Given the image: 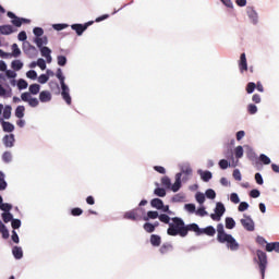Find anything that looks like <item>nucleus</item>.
Listing matches in <instances>:
<instances>
[{
    "label": "nucleus",
    "instance_id": "obj_2",
    "mask_svg": "<svg viewBox=\"0 0 279 279\" xmlns=\"http://www.w3.org/2000/svg\"><path fill=\"white\" fill-rule=\"evenodd\" d=\"M169 236H186V226L184 225V220L182 218H172V222L169 223V228L167 230Z\"/></svg>",
    "mask_w": 279,
    "mask_h": 279
},
{
    "label": "nucleus",
    "instance_id": "obj_27",
    "mask_svg": "<svg viewBox=\"0 0 279 279\" xmlns=\"http://www.w3.org/2000/svg\"><path fill=\"white\" fill-rule=\"evenodd\" d=\"M225 226L227 230H234V228H236V221H234V218L232 217H227L225 219Z\"/></svg>",
    "mask_w": 279,
    "mask_h": 279
},
{
    "label": "nucleus",
    "instance_id": "obj_18",
    "mask_svg": "<svg viewBox=\"0 0 279 279\" xmlns=\"http://www.w3.org/2000/svg\"><path fill=\"white\" fill-rule=\"evenodd\" d=\"M40 49V53L43 56V58L46 59V62H48V64H51L53 58H51V49L47 46H44Z\"/></svg>",
    "mask_w": 279,
    "mask_h": 279
},
{
    "label": "nucleus",
    "instance_id": "obj_63",
    "mask_svg": "<svg viewBox=\"0 0 279 279\" xmlns=\"http://www.w3.org/2000/svg\"><path fill=\"white\" fill-rule=\"evenodd\" d=\"M159 221H161L162 223H170L169 221H171V218L169 216H167V214H161L158 217Z\"/></svg>",
    "mask_w": 279,
    "mask_h": 279
},
{
    "label": "nucleus",
    "instance_id": "obj_19",
    "mask_svg": "<svg viewBox=\"0 0 279 279\" xmlns=\"http://www.w3.org/2000/svg\"><path fill=\"white\" fill-rule=\"evenodd\" d=\"M15 138H14V134H9V135H5L3 138H2V143L5 147L8 148H12L14 147V143H15Z\"/></svg>",
    "mask_w": 279,
    "mask_h": 279
},
{
    "label": "nucleus",
    "instance_id": "obj_23",
    "mask_svg": "<svg viewBox=\"0 0 279 279\" xmlns=\"http://www.w3.org/2000/svg\"><path fill=\"white\" fill-rule=\"evenodd\" d=\"M7 78L11 80L10 84L11 86H16V80H14L16 77V71L14 70H7L5 72Z\"/></svg>",
    "mask_w": 279,
    "mask_h": 279
},
{
    "label": "nucleus",
    "instance_id": "obj_61",
    "mask_svg": "<svg viewBox=\"0 0 279 279\" xmlns=\"http://www.w3.org/2000/svg\"><path fill=\"white\" fill-rule=\"evenodd\" d=\"M33 34H34V36H36V38H40V36H43V34H45V31L41 27H35L33 29Z\"/></svg>",
    "mask_w": 279,
    "mask_h": 279
},
{
    "label": "nucleus",
    "instance_id": "obj_21",
    "mask_svg": "<svg viewBox=\"0 0 279 279\" xmlns=\"http://www.w3.org/2000/svg\"><path fill=\"white\" fill-rule=\"evenodd\" d=\"M185 230H186V234H189V232H195L197 236L202 235V228H199L197 223H191L185 226Z\"/></svg>",
    "mask_w": 279,
    "mask_h": 279
},
{
    "label": "nucleus",
    "instance_id": "obj_34",
    "mask_svg": "<svg viewBox=\"0 0 279 279\" xmlns=\"http://www.w3.org/2000/svg\"><path fill=\"white\" fill-rule=\"evenodd\" d=\"M0 234H2V238L10 239V231H8V228L5 225H3V221L0 220Z\"/></svg>",
    "mask_w": 279,
    "mask_h": 279
},
{
    "label": "nucleus",
    "instance_id": "obj_46",
    "mask_svg": "<svg viewBox=\"0 0 279 279\" xmlns=\"http://www.w3.org/2000/svg\"><path fill=\"white\" fill-rule=\"evenodd\" d=\"M205 195H206V198H207V199H215V197H217V193H216L215 190H213V189H208V190L205 192Z\"/></svg>",
    "mask_w": 279,
    "mask_h": 279
},
{
    "label": "nucleus",
    "instance_id": "obj_25",
    "mask_svg": "<svg viewBox=\"0 0 279 279\" xmlns=\"http://www.w3.org/2000/svg\"><path fill=\"white\" fill-rule=\"evenodd\" d=\"M162 243V239L158 234H151L150 235V244L153 247H160V244Z\"/></svg>",
    "mask_w": 279,
    "mask_h": 279
},
{
    "label": "nucleus",
    "instance_id": "obj_28",
    "mask_svg": "<svg viewBox=\"0 0 279 279\" xmlns=\"http://www.w3.org/2000/svg\"><path fill=\"white\" fill-rule=\"evenodd\" d=\"M12 254L16 260H21V258H23V248L21 246H14Z\"/></svg>",
    "mask_w": 279,
    "mask_h": 279
},
{
    "label": "nucleus",
    "instance_id": "obj_56",
    "mask_svg": "<svg viewBox=\"0 0 279 279\" xmlns=\"http://www.w3.org/2000/svg\"><path fill=\"white\" fill-rule=\"evenodd\" d=\"M247 208H250V204H247V202H242V203H240L238 210H239V213H245V210H247Z\"/></svg>",
    "mask_w": 279,
    "mask_h": 279
},
{
    "label": "nucleus",
    "instance_id": "obj_53",
    "mask_svg": "<svg viewBox=\"0 0 279 279\" xmlns=\"http://www.w3.org/2000/svg\"><path fill=\"white\" fill-rule=\"evenodd\" d=\"M27 86H28L27 81H25V80H23V78L19 80V82H17V88H19L20 90H25V88H27Z\"/></svg>",
    "mask_w": 279,
    "mask_h": 279
},
{
    "label": "nucleus",
    "instance_id": "obj_32",
    "mask_svg": "<svg viewBox=\"0 0 279 279\" xmlns=\"http://www.w3.org/2000/svg\"><path fill=\"white\" fill-rule=\"evenodd\" d=\"M202 234H207V236H215L217 230L214 229L213 226L206 227L201 230Z\"/></svg>",
    "mask_w": 279,
    "mask_h": 279
},
{
    "label": "nucleus",
    "instance_id": "obj_39",
    "mask_svg": "<svg viewBox=\"0 0 279 279\" xmlns=\"http://www.w3.org/2000/svg\"><path fill=\"white\" fill-rule=\"evenodd\" d=\"M28 90H29V95H38V93H40V85H38V84H32V85L28 87Z\"/></svg>",
    "mask_w": 279,
    "mask_h": 279
},
{
    "label": "nucleus",
    "instance_id": "obj_5",
    "mask_svg": "<svg viewBox=\"0 0 279 279\" xmlns=\"http://www.w3.org/2000/svg\"><path fill=\"white\" fill-rule=\"evenodd\" d=\"M223 215H226V205L221 202L216 203L214 213L210 214V219H213V221H221Z\"/></svg>",
    "mask_w": 279,
    "mask_h": 279
},
{
    "label": "nucleus",
    "instance_id": "obj_13",
    "mask_svg": "<svg viewBox=\"0 0 279 279\" xmlns=\"http://www.w3.org/2000/svg\"><path fill=\"white\" fill-rule=\"evenodd\" d=\"M238 66H239V71L242 75H243V73H246V71L248 70V68H247V57L245 56V52H243L240 56V60L238 61Z\"/></svg>",
    "mask_w": 279,
    "mask_h": 279
},
{
    "label": "nucleus",
    "instance_id": "obj_15",
    "mask_svg": "<svg viewBox=\"0 0 279 279\" xmlns=\"http://www.w3.org/2000/svg\"><path fill=\"white\" fill-rule=\"evenodd\" d=\"M218 165H219L220 169L226 170V169H228V167H233V168L238 167L239 160H234V157H231L230 162H228V160H226V159H221Z\"/></svg>",
    "mask_w": 279,
    "mask_h": 279
},
{
    "label": "nucleus",
    "instance_id": "obj_20",
    "mask_svg": "<svg viewBox=\"0 0 279 279\" xmlns=\"http://www.w3.org/2000/svg\"><path fill=\"white\" fill-rule=\"evenodd\" d=\"M198 175H201V180H203V182H210V180H213V172L208 171V170H202L198 169L197 170Z\"/></svg>",
    "mask_w": 279,
    "mask_h": 279
},
{
    "label": "nucleus",
    "instance_id": "obj_43",
    "mask_svg": "<svg viewBox=\"0 0 279 279\" xmlns=\"http://www.w3.org/2000/svg\"><path fill=\"white\" fill-rule=\"evenodd\" d=\"M158 211H148L147 216L143 217L144 221H149V219H158Z\"/></svg>",
    "mask_w": 279,
    "mask_h": 279
},
{
    "label": "nucleus",
    "instance_id": "obj_24",
    "mask_svg": "<svg viewBox=\"0 0 279 279\" xmlns=\"http://www.w3.org/2000/svg\"><path fill=\"white\" fill-rule=\"evenodd\" d=\"M0 34L3 36H10V34H14V28L12 25H2L0 26Z\"/></svg>",
    "mask_w": 279,
    "mask_h": 279
},
{
    "label": "nucleus",
    "instance_id": "obj_9",
    "mask_svg": "<svg viewBox=\"0 0 279 279\" xmlns=\"http://www.w3.org/2000/svg\"><path fill=\"white\" fill-rule=\"evenodd\" d=\"M93 23H94L93 21H89L85 24H72L71 29L76 32L77 36H82V34H84L86 32V29H88V27H90V25H93Z\"/></svg>",
    "mask_w": 279,
    "mask_h": 279
},
{
    "label": "nucleus",
    "instance_id": "obj_50",
    "mask_svg": "<svg viewBox=\"0 0 279 279\" xmlns=\"http://www.w3.org/2000/svg\"><path fill=\"white\" fill-rule=\"evenodd\" d=\"M254 90H256V83L251 82L246 85V93L248 95H252V93H254Z\"/></svg>",
    "mask_w": 279,
    "mask_h": 279
},
{
    "label": "nucleus",
    "instance_id": "obj_52",
    "mask_svg": "<svg viewBox=\"0 0 279 279\" xmlns=\"http://www.w3.org/2000/svg\"><path fill=\"white\" fill-rule=\"evenodd\" d=\"M69 27V24H52V28L56 32H62V29H66Z\"/></svg>",
    "mask_w": 279,
    "mask_h": 279
},
{
    "label": "nucleus",
    "instance_id": "obj_35",
    "mask_svg": "<svg viewBox=\"0 0 279 279\" xmlns=\"http://www.w3.org/2000/svg\"><path fill=\"white\" fill-rule=\"evenodd\" d=\"M8 189V182H5V173L0 170V191H5Z\"/></svg>",
    "mask_w": 279,
    "mask_h": 279
},
{
    "label": "nucleus",
    "instance_id": "obj_6",
    "mask_svg": "<svg viewBox=\"0 0 279 279\" xmlns=\"http://www.w3.org/2000/svg\"><path fill=\"white\" fill-rule=\"evenodd\" d=\"M21 99L22 101H25L26 104H28L31 108H38V106L40 105V100H38V98H34L32 94H29V92L23 93L21 95Z\"/></svg>",
    "mask_w": 279,
    "mask_h": 279
},
{
    "label": "nucleus",
    "instance_id": "obj_47",
    "mask_svg": "<svg viewBox=\"0 0 279 279\" xmlns=\"http://www.w3.org/2000/svg\"><path fill=\"white\" fill-rule=\"evenodd\" d=\"M154 193L157 197H165L167 195V191L162 187L155 189Z\"/></svg>",
    "mask_w": 279,
    "mask_h": 279
},
{
    "label": "nucleus",
    "instance_id": "obj_44",
    "mask_svg": "<svg viewBox=\"0 0 279 279\" xmlns=\"http://www.w3.org/2000/svg\"><path fill=\"white\" fill-rule=\"evenodd\" d=\"M2 219L4 223H10V221L14 220V216L10 211H7L2 214Z\"/></svg>",
    "mask_w": 279,
    "mask_h": 279
},
{
    "label": "nucleus",
    "instance_id": "obj_14",
    "mask_svg": "<svg viewBox=\"0 0 279 279\" xmlns=\"http://www.w3.org/2000/svg\"><path fill=\"white\" fill-rule=\"evenodd\" d=\"M138 213H143V208H136L131 211L125 213V219H131L132 221H136L141 219L142 215Z\"/></svg>",
    "mask_w": 279,
    "mask_h": 279
},
{
    "label": "nucleus",
    "instance_id": "obj_1",
    "mask_svg": "<svg viewBox=\"0 0 279 279\" xmlns=\"http://www.w3.org/2000/svg\"><path fill=\"white\" fill-rule=\"evenodd\" d=\"M217 241L218 243L225 244L231 252H236L239 250V242H236V239H234L232 234L226 232L223 223L217 226Z\"/></svg>",
    "mask_w": 279,
    "mask_h": 279
},
{
    "label": "nucleus",
    "instance_id": "obj_45",
    "mask_svg": "<svg viewBox=\"0 0 279 279\" xmlns=\"http://www.w3.org/2000/svg\"><path fill=\"white\" fill-rule=\"evenodd\" d=\"M195 215L197 217H206L208 216V211H206V207L205 206H201L196 211Z\"/></svg>",
    "mask_w": 279,
    "mask_h": 279
},
{
    "label": "nucleus",
    "instance_id": "obj_33",
    "mask_svg": "<svg viewBox=\"0 0 279 279\" xmlns=\"http://www.w3.org/2000/svg\"><path fill=\"white\" fill-rule=\"evenodd\" d=\"M12 53H10L11 58H20L21 56V48H19V45L13 44L11 46Z\"/></svg>",
    "mask_w": 279,
    "mask_h": 279
},
{
    "label": "nucleus",
    "instance_id": "obj_12",
    "mask_svg": "<svg viewBox=\"0 0 279 279\" xmlns=\"http://www.w3.org/2000/svg\"><path fill=\"white\" fill-rule=\"evenodd\" d=\"M240 223H242L244 230H247L248 232H254V220L250 218V216H244Z\"/></svg>",
    "mask_w": 279,
    "mask_h": 279
},
{
    "label": "nucleus",
    "instance_id": "obj_11",
    "mask_svg": "<svg viewBox=\"0 0 279 279\" xmlns=\"http://www.w3.org/2000/svg\"><path fill=\"white\" fill-rule=\"evenodd\" d=\"M181 175H183L182 181L187 182V180L193 175V169L191 168V165L183 163L181 165Z\"/></svg>",
    "mask_w": 279,
    "mask_h": 279
},
{
    "label": "nucleus",
    "instance_id": "obj_30",
    "mask_svg": "<svg viewBox=\"0 0 279 279\" xmlns=\"http://www.w3.org/2000/svg\"><path fill=\"white\" fill-rule=\"evenodd\" d=\"M172 204H182L184 202H186V196H184V194H175L172 198H171Z\"/></svg>",
    "mask_w": 279,
    "mask_h": 279
},
{
    "label": "nucleus",
    "instance_id": "obj_55",
    "mask_svg": "<svg viewBox=\"0 0 279 279\" xmlns=\"http://www.w3.org/2000/svg\"><path fill=\"white\" fill-rule=\"evenodd\" d=\"M230 202L232 204H240L241 203V198H239V194L236 193H231L230 195Z\"/></svg>",
    "mask_w": 279,
    "mask_h": 279
},
{
    "label": "nucleus",
    "instance_id": "obj_48",
    "mask_svg": "<svg viewBox=\"0 0 279 279\" xmlns=\"http://www.w3.org/2000/svg\"><path fill=\"white\" fill-rule=\"evenodd\" d=\"M3 162H11L12 161V153L11 151H4L2 155Z\"/></svg>",
    "mask_w": 279,
    "mask_h": 279
},
{
    "label": "nucleus",
    "instance_id": "obj_17",
    "mask_svg": "<svg viewBox=\"0 0 279 279\" xmlns=\"http://www.w3.org/2000/svg\"><path fill=\"white\" fill-rule=\"evenodd\" d=\"M53 99V95H51V92L49 90H43L39 93V101L41 104H49Z\"/></svg>",
    "mask_w": 279,
    "mask_h": 279
},
{
    "label": "nucleus",
    "instance_id": "obj_3",
    "mask_svg": "<svg viewBox=\"0 0 279 279\" xmlns=\"http://www.w3.org/2000/svg\"><path fill=\"white\" fill-rule=\"evenodd\" d=\"M57 78L59 80L60 84H61V97L62 99L65 100V104H68V106H71V89L69 88V85H66V83H64V74L62 73V69H58L57 70V74H56Z\"/></svg>",
    "mask_w": 279,
    "mask_h": 279
},
{
    "label": "nucleus",
    "instance_id": "obj_41",
    "mask_svg": "<svg viewBox=\"0 0 279 279\" xmlns=\"http://www.w3.org/2000/svg\"><path fill=\"white\" fill-rule=\"evenodd\" d=\"M243 154H244L243 146H236L234 148V155H235L238 162H239V159L243 158Z\"/></svg>",
    "mask_w": 279,
    "mask_h": 279
},
{
    "label": "nucleus",
    "instance_id": "obj_31",
    "mask_svg": "<svg viewBox=\"0 0 279 279\" xmlns=\"http://www.w3.org/2000/svg\"><path fill=\"white\" fill-rule=\"evenodd\" d=\"M0 97L9 99V97H12V89H5L2 85H0Z\"/></svg>",
    "mask_w": 279,
    "mask_h": 279
},
{
    "label": "nucleus",
    "instance_id": "obj_58",
    "mask_svg": "<svg viewBox=\"0 0 279 279\" xmlns=\"http://www.w3.org/2000/svg\"><path fill=\"white\" fill-rule=\"evenodd\" d=\"M247 112H250L251 114H256V112H258V107L254 104H250L247 106Z\"/></svg>",
    "mask_w": 279,
    "mask_h": 279
},
{
    "label": "nucleus",
    "instance_id": "obj_51",
    "mask_svg": "<svg viewBox=\"0 0 279 279\" xmlns=\"http://www.w3.org/2000/svg\"><path fill=\"white\" fill-rule=\"evenodd\" d=\"M161 184L162 186H165L166 189H171V179H169V177H163L161 179Z\"/></svg>",
    "mask_w": 279,
    "mask_h": 279
},
{
    "label": "nucleus",
    "instance_id": "obj_8",
    "mask_svg": "<svg viewBox=\"0 0 279 279\" xmlns=\"http://www.w3.org/2000/svg\"><path fill=\"white\" fill-rule=\"evenodd\" d=\"M23 51L24 53H26V56H28V58H36V56L38 54V50L36 49V47L32 46L29 41L23 43Z\"/></svg>",
    "mask_w": 279,
    "mask_h": 279
},
{
    "label": "nucleus",
    "instance_id": "obj_40",
    "mask_svg": "<svg viewBox=\"0 0 279 279\" xmlns=\"http://www.w3.org/2000/svg\"><path fill=\"white\" fill-rule=\"evenodd\" d=\"M2 129H3V132H14V124L2 121Z\"/></svg>",
    "mask_w": 279,
    "mask_h": 279
},
{
    "label": "nucleus",
    "instance_id": "obj_54",
    "mask_svg": "<svg viewBox=\"0 0 279 279\" xmlns=\"http://www.w3.org/2000/svg\"><path fill=\"white\" fill-rule=\"evenodd\" d=\"M259 160L263 162V165H271V159L265 154L259 156Z\"/></svg>",
    "mask_w": 279,
    "mask_h": 279
},
{
    "label": "nucleus",
    "instance_id": "obj_42",
    "mask_svg": "<svg viewBox=\"0 0 279 279\" xmlns=\"http://www.w3.org/2000/svg\"><path fill=\"white\" fill-rule=\"evenodd\" d=\"M172 251H173V245L169 243L163 244L159 250L160 254H167L168 252H172Z\"/></svg>",
    "mask_w": 279,
    "mask_h": 279
},
{
    "label": "nucleus",
    "instance_id": "obj_64",
    "mask_svg": "<svg viewBox=\"0 0 279 279\" xmlns=\"http://www.w3.org/2000/svg\"><path fill=\"white\" fill-rule=\"evenodd\" d=\"M266 252H276V242L266 243Z\"/></svg>",
    "mask_w": 279,
    "mask_h": 279
},
{
    "label": "nucleus",
    "instance_id": "obj_60",
    "mask_svg": "<svg viewBox=\"0 0 279 279\" xmlns=\"http://www.w3.org/2000/svg\"><path fill=\"white\" fill-rule=\"evenodd\" d=\"M57 62L59 66H65L66 65V57L64 56H58Z\"/></svg>",
    "mask_w": 279,
    "mask_h": 279
},
{
    "label": "nucleus",
    "instance_id": "obj_36",
    "mask_svg": "<svg viewBox=\"0 0 279 279\" xmlns=\"http://www.w3.org/2000/svg\"><path fill=\"white\" fill-rule=\"evenodd\" d=\"M15 117L17 119H23V117H25V106H17L16 107Z\"/></svg>",
    "mask_w": 279,
    "mask_h": 279
},
{
    "label": "nucleus",
    "instance_id": "obj_59",
    "mask_svg": "<svg viewBox=\"0 0 279 279\" xmlns=\"http://www.w3.org/2000/svg\"><path fill=\"white\" fill-rule=\"evenodd\" d=\"M184 210H186L187 213H191V214L196 213L195 204H185Z\"/></svg>",
    "mask_w": 279,
    "mask_h": 279
},
{
    "label": "nucleus",
    "instance_id": "obj_10",
    "mask_svg": "<svg viewBox=\"0 0 279 279\" xmlns=\"http://www.w3.org/2000/svg\"><path fill=\"white\" fill-rule=\"evenodd\" d=\"M246 16L252 25H258V12L253 7L246 8Z\"/></svg>",
    "mask_w": 279,
    "mask_h": 279
},
{
    "label": "nucleus",
    "instance_id": "obj_16",
    "mask_svg": "<svg viewBox=\"0 0 279 279\" xmlns=\"http://www.w3.org/2000/svg\"><path fill=\"white\" fill-rule=\"evenodd\" d=\"M170 189L173 193H178V191L182 189V173L175 174V182L174 184L170 185Z\"/></svg>",
    "mask_w": 279,
    "mask_h": 279
},
{
    "label": "nucleus",
    "instance_id": "obj_49",
    "mask_svg": "<svg viewBox=\"0 0 279 279\" xmlns=\"http://www.w3.org/2000/svg\"><path fill=\"white\" fill-rule=\"evenodd\" d=\"M144 230L145 232L151 233L156 230V226H154L153 223L146 222L144 223Z\"/></svg>",
    "mask_w": 279,
    "mask_h": 279
},
{
    "label": "nucleus",
    "instance_id": "obj_26",
    "mask_svg": "<svg viewBox=\"0 0 279 279\" xmlns=\"http://www.w3.org/2000/svg\"><path fill=\"white\" fill-rule=\"evenodd\" d=\"M35 45H37V47L39 49H43V45H48L49 44V39L47 38V36L44 37H36L34 39Z\"/></svg>",
    "mask_w": 279,
    "mask_h": 279
},
{
    "label": "nucleus",
    "instance_id": "obj_38",
    "mask_svg": "<svg viewBox=\"0 0 279 279\" xmlns=\"http://www.w3.org/2000/svg\"><path fill=\"white\" fill-rule=\"evenodd\" d=\"M195 199H196L197 204H199L202 206V205H204V202H206V194H204L202 192H197L195 194Z\"/></svg>",
    "mask_w": 279,
    "mask_h": 279
},
{
    "label": "nucleus",
    "instance_id": "obj_57",
    "mask_svg": "<svg viewBox=\"0 0 279 279\" xmlns=\"http://www.w3.org/2000/svg\"><path fill=\"white\" fill-rule=\"evenodd\" d=\"M0 210H3V213H10V210H12V205L8 203H2L0 205Z\"/></svg>",
    "mask_w": 279,
    "mask_h": 279
},
{
    "label": "nucleus",
    "instance_id": "obj_7",
    "mask_svg": "<svg viewBox=\"0 0 279 279\" xmlns=\"http://www.w3.org/2000/svg\"><path fill=\"white\" fill-rule=\"evenodd\" d=\"M150 206L157 210H162V213H168V215H173V213L169 210V205H165L160 198L151 199Z\"/></svg>",
    "mask_w": 279,
    "mask_h": 279
},
{
    "label": "nucleus",
    "instance_id": "obj_37",
    "mask_svg": "<svg viewBox=\"0 0 279 279\" xmlns=\"http://www.w3.org/2000/svg\"><path fill=\"white\" fill-rule=\"evenodd\" d=\"M3 119H10L12 117V107L10 105H7L2 109Z\"/></svg>",
    "mask_w": 279,
    "mask_h": 279
},
{
    "label": "nucleus",
    "instance_id": "obj_4",
    "mask_svg": "<svg viewBox=\"0 0 279 279\" xmlns=\"http://www.w3.org/2000/svg\"><path fill=\"white\" fill-rule=\"evenodd\" d=\"M257 259L255 258V263H257L259 267V271L262 275V278H265V270L267 269V253L258 250L256 251Z\"/></svg>",
    "mask_w": 279,
    "mask_h": 279
},
{
    "label": "nucleus",
    "instance_id": "obj_29",
    "mask_svg": "<svg viewBox=\"0 0 279 279\" xmlns=\"http://www.w3.org/2000/svg\"><path fill=\"white\" fill-rule=\"evenodd\" d=\"M23 66H24V63L20 59H15L11 62V69H13V71H21Z\"/></svg>",
    "mask_w": 279,
    "mask_h": 279
},
{
    "label": "nucleus",
    "instance_id": "obj_22",
    "mask_svg": "<svg viewBox=\"0 0 279 279\" xmlns=\"http://www.w3.org/2000/svg\"><path fill=\"white\" fill-rule=\"evenodd\" d=\"M9 19H12L11 23L15 25V27H21L23 25V20L20 17H16V15L13 12H8Z\"/></svg>",
    "mask_w": 279,
    "mask_h": 279
},
{
    "label": "nucleus",
    "instance_id": "obj_62",
    "mask_svg": "<svg viewBox=\"0 0 279 279\" xmlns=\"http://www.w3.org/2000/svg\"><path fill=\"white\" fill-rule=\"evenodd\" d=\"M26 77H28V80H37L38 73H36V71H34V70H31V71L26 72Z\"/></svg>",
    "mask_w": 279,
    "mask_h": 279
}]
</instances>
